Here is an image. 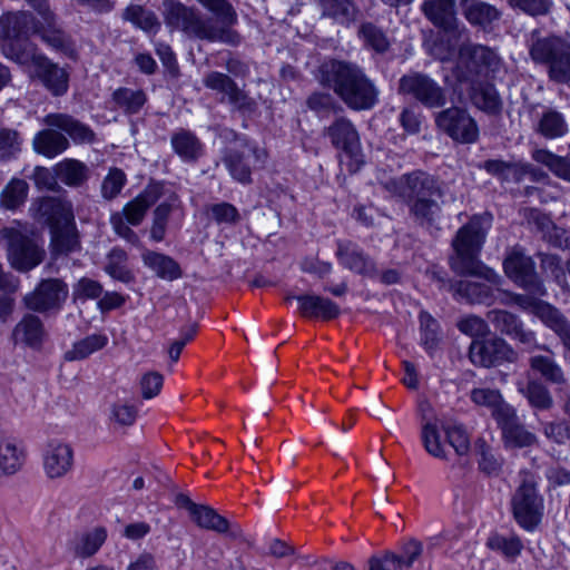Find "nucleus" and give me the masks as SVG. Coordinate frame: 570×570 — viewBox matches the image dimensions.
<instances>
[{"instance_id": "obj_1", "label": "nucleus", "mask_w": 570, "mask_h": 570, "mask_svg": "<svg viewBox=\"0 0 570 570\" xmlns=\"http://www.w3.org/2000/svg\"><path fill=\"white\" fill-rule=\"evenodd\" d=\"M215 14V18L204 17L194 7H187L177 0H163V17L167 28L180 31L191 39L209 42H223L235 46L239 35L232 29L237 22V14L226 0H197Z\"/></svg>"}, {"instance_id": "obj_2", "label": "nucleus", "mask_w": 570, "mask_h": 570, "mask_svg": "<svg viewBox=\"0 0 570 570\" xmlns=\"http://www.w3.org/2000/svg\"><path fill=\"white\" fill-rule=\"evenodd\" d=\"M320 81L332 89L352 110H370L379 101V90L356 63L332 59L320 68Z\"/></svg>"}, {"instance_id": "obj_3", "label": "nucleus", "mask_w": 570, "mask_h": 570, "mask_svg": "<svg viewBox=\"0 0 570 570\" xmlns=\"http://www.w3.org/2000/svg\"><path fill=\"white\" fill-rule=\"evenodd\" d=\"M384 188L410 204V213L421 226L434 225L441 213L439 200L443 197L441 184L435 177L415 170L387 180Z\"/></svg>"}, {"instance_id": "obj_4", "label": "nucleus", "mask_w": 570, "mask_h": 570, "mask_svg": "<svg viewBox=\"0 0 570 570\" xmlns=\"http://www.w3.org/2000/svg\"><path fill=\"white\" fill-rule=\"evenodd\" d=\"M46 129L32 139L33 150L47 158H55L70 147L69 138L78 145L92 144L94 130L73 116L65 112H50L42 118Z\"/></svg>"}, {"instance_id": "obj_5", "label": "nucleus", "mask_w": 570, "mask_h": 570, "mask_svg": "<svg viewBox=\"0 0 570 570\" xmlns=\"http://www.w3.org/2000/svg\"><path fill=\"white\" fill-rule=\"evenodd\" d=\"M531 60L547 68L548 77L570 87V40L558 35L543 36L539 29L527 38Z\"/></svg>"}, {"instance_id": "obj_6", "label": "nucleus", "mask_w": 570, "mask_h": 570, "mask_svg": "<svg viewBox=\"0 0 570 570\" xmlns=\"http://www.w3.org/2000/svg\"><path fill=\"white\" fill-rule=\"evenodd\" d=\"M539 475L528 469L519 472V485L511 497V511L515 522L525 531H534L541 523L544 500L539 493Z\"/></svg>"}, {"instance_id": "obj_7", "label": "nucleus", "mask_w": 570, "mask_h": 570, "mask_svg": "<svg viewBox=\"0 0 570 570\" xmlns=\"http://www.w3.org/2000/svg\"><path fill=\"white\" fill-rule=\"evenodd\" d=\"M503 70L499 55L483 45L468 43L460 47L455 77L460 83H476L495 78Z\"/></svg>"}, {"instance_id": "obj_8", "label": "nucleus", "mask_w": 570, "mask_h": 570, "mask_svg": "<svg viewBox=\"0 0 570 570\" xmlns=\"http://www.w3.org/2000/svg\"><path fill=\"white\" fill-rule=\"evenodd\" d=\"M399 94L409 96L426 108H442L448 97L446 90L429 75L411 71L399 80Z\"/></svg>"}, {"instance_id": "obj_9", "label": "nucleus", "mask_w": 570, "mask_h": 570, "mask_svg": "<svg viewBox=\"0 0 570 570\" xmlns=\"http://www.w3.org/2000/svg\"><path fill=\"white\" fill-rule=\"evenodd\" d=\"M68 285L59 278L42 279L33 291L27 293L22 303L33 313L57 314L68 297Z\"/></svg>"}, {"instance_id": "obj_10", "label": "nucleus", "mask_w": 570, "mask_h": 570, "mask_svg": "<svg viewBox=\"0 0 570 570\" xmlns=\"http://www.w3.org/2000/svg\"><path fill=\"white\" fill-rule=\"evenodd\" d=\"M469 357L476 366L491 367L502 363H514L518 352L502 337L475 338L470 344Z\"/></svg>"}, {"instance_id": "obj_11", "label": "nucleus", "mask_w": 570, "mask_h": 570, "mask_svg": "<svg viewBox=\"0 0 570 570\" xmlns=\"http://www.w3.org/2000/svg\"><path fill=\"white\" fill-rule=\"evenodd\" d=\"M436 126L460 144H473L479 138L476 121L463 108L450 107L435 116Z\"/></svg>"}, {"instance_id": "obj_12", "label": "nucleus", "mask_w": 570, "mask_h": 570, "mask_svg": "<svg viewBox=\"0 0 570 570\" xmlns=\"http://www.w3.org/2000/svg\"><path fill=\"white\" fill-rule=\"evenodd\" d=\"M488 318L497 331L517 341L527 352L548 350L538 342L535 332L524 327L518 315L505 309H492L488 313Z\"/></svg>"}, {"instance_id": "obj_13", "label": "nucleus", "mask_w": 570, "mask_h": 570, "mask_svg": "<svg viewBox=\"0 0 570 570\" xmlns=\"http://www.w3.org/2000/svg\"><path fill=\"white\" fill-rule=\"evenodd\" d=\"M267 154L257 145L245 141L240 148L229 149L223 158L230 176L240 184L252 181V169L257 164L263 165Z\"/></svg>"}, {"instance_id": "obj_14", "label": "nucleus", "mask_w": 570, "mask_h": 570, "mask_svg": "<svg viewBox=\"0 0 570 570\" xmlns=\"http://www.w3.org/2000/svg\"><path fill=\"white\" fill-rule=\"evenodd\" d=\"M495 422L501 430V438L505 449H525L538 444V436L527 429L519 417L515 407L503 406Z\"/></svg>"}, {"instance_id": "obj_15", "label": "nucleus", "mask_w": 570, "mask_h": 570, "mask_svg": "<svg viewBox=\"0 0 570 570\" xmlns=\"http://www.w3.org/2000/svg\"><path fill=\"white\" fill-rule=\"evenodd\" d=\"M42 22L35 29V35L53 51L70 59L77 58L76 42L58 23L57 14L51 10L50 2L45 13H38Z\"/></svg>"}, {"instance_id": "obj_16", "label": "nucleus", "mask_w": 570, "mask_h": 570, "mask_svg": "<svg viewBox=\"0 0 570 570\" xmlns=\"http://www.w3.org/2000/svg\"><path fill=\"white\" fill-rule=\"evenodd\" d=\"M325 130L332 145L342 149L345 155L355 163L356 168H358L363 163V155L361 151L360 136L352 121L345 117H340Z\"/></svg>"}, {"instance_id": "obj_17", "label": "nucleus", "mask_w": 570, "mask_h": 570, "mask_svg": "<svg viewBox=\"0 0 570 570\" xmlns=\"http://www.w3.org/2000/svg\"><path fill=\"white\" fill-rule=\"evenodd\" d=\"M507 276L517 285L533 291L535 294L544 295L542 283L535 272L531 257L523 255V252H512L503 262Z\"/></svg>"}, {"instance_id": "obj_18", "label": "nucleus", "mask_w": 570, "mask_h": 570, "mask_svg": "<svg viewBox=\"0 0 570 570\" xmlns=\"http://www.w3.org/2000/svg\"><path fill=\"white\" fill-rule=\"evenodd\" d=\"M521 216L542 235L550 246L570 249V230L558 227L548 214L538 208H523Z\"/></svg>"}, {"instance_id": "obj_19", "label": "nucleus", "mask_w": 570, "mask_h": 570, "mask_svg": "<svg viewBox=\"0 0 570 570\" xmlns=\"http://www.w3.org/2000/svg\"><path fill=\"white\" fill-rule=\"evenodd\" d=\"M73 449L60 441L49 442L42 452V468L50 480L66 476L73 468Z\"/></svg>"}, {"instance_id": "obj_20", "label": "nucleus", "mask_w": 570, "mask_h": 570, "mask_svg": "<svg viewBox=\"0 0 570 570\" xmlns=\"http://www.w3.org/2000/svg\"><path fill=\"white\" fill-rule=\"evenodd\" d=\"M492 217L489 214L475 215L456 232L453 239V249H481Z\"/></svg>"}, {"instance_id": "obj_21", "label": "nucleus", "mask_w": 570, "mask_h": 570, "mask_svg": "<svg viewBox=\"0 0 570 570\" xmlns=\"http://www.w3.org/2000/svg\"><path fill=\"white\" fill-rule=\"evenodd\" d=\"M14 344H22L32 350H40L47 340V331L36 313H26L12 330Z\"/></svg>"}, {"instance_id": "obj_22", "label": "nucleus", "mask_w": 570, "mask_h": 570, "mask_svg": "<svg viewBox=\"0 0 570 570\" xmlns=\"http://www.w3.org/2000/svg\"><path fill=\"white\" fill-rule=\"evenodd\" d=\"M165 195V185L158 181L149 183L132 200L125 205L120 213L128 224L139 225L147 209Z\"/></svg>"}, {"instance_id": "obj_23", "label": "nucleus", "mask_w": 570, "mask_h": 570, "mask_svg": "<svg viewBox=\"0 0 570 570\" xmlns=\"http://www.w3.org/2000/svg\"><path fill=\"white\" fill-rule=\"evenodd\" d=\"M40 235L27 223L12 222L0 230V246L8 249H40Z\"/></svg>"}, {"instance_id": "obj_24", "label": "nucleus", "mask_w": 570, "mask_h": 570, "mask_svg": "<svg viewBox=\"0 0 570 570\" xmlns=\"http://www.w3.org/2000/svg\"><path fill=\"white\" fill-rule=\"evenodd\" d=\"M450 264L458 274L481 277L497 286L502 283V277L493 268L484 265L475 252H454L450 257Z\"/></svg>"}, {"instance_id": "obj_25", "label": "nucleus", "mask_w": 570, "mask_h": 570, "mask_svg": "<svg viewBox=\"0 0 570 570\" xmlns=\"http://www.w3.org/2000/svg\"><path fill=\"white\" fill-rule=\"evenodd\" d=\"M36 75L45 88L55 97L63 96L69 88V73L47 56L38 58Z\"/></svg>"}, {"instance_id": "obj_26", "label": "nucleus", "mask_w": 570, "mask_h": 570, "mask_svg": "<svg viewBox=\"0 0 570 570\" xmlns=\"http://www.w3.org/2000/svg\"><path fill=\"white\" fill-rule=\"evenodd\" d=\"M190 517L199 528L218 533H227L232 539H242L244 535L238 524H230L226 518L208 505L198 504Z\"/></svg>"}, {"instance_id": "obj_27", "label": "nucleus", "mask_w": 570, "mask_h": 570, "mask_svg": "<svg viewBox=\"0 0 570 570\" xmlns=\"http://www.w3.org/2000/svg\"><path fill=\"white\" fill-rule=\"evenodd\" d=\"M24 444L10 436L0 438V471L7 476L17 474L27 461Z\"/></svg>"}, {"instance_id": "obj_28", "label": "nucleus", "mask_w": 570, "mask_h": 570, "mask_svg": "<svg viewBox=\"0 0 570 570\" xmlns=\"http://www.w3.org/2000/svg\"><path fill=\"white\" fill-rule=\"evenodd\" d=\"M321 9V17L334 23L350 27L357 20L360 9L355 0H315Z\"/></svg>"}, {"instance_id": "obj_29", "label": "nucleus", "mask_w": 570, "mask_h": 570, "mask_svg": "<svg viewBox=\"0 0 570 570\" xmlns=\"http://www.w3.org/2000/svg\"><path fill=\"white\" fill-rule=\"evenodd\" d=\"M296 301L298 302V311L304 317L330 321L336 318L341 313V308L335 302L320 295H298Z\"/></svg>"}, {"instance_id": "obj_30", "label": "nucleus", "mask_w": 570, "mask_h": 570, "mask_svg": "<svg viewBox=\"0 0 570 570\" xmlns=\"http://www.w3.org/2000/svg\"><path fill=\"white\" fill-rule=\"evenodd\" d=\"M468 85L469 97L474 107L489 115H499L501 112L503 104L498 90L492 83L485 80Z\"/></svg>"}, {"instance_id": "obj_31", "label": "nucleus", "mask_w": 570, "mask_h": 570, "mask_svg": "<svg viewBox=\"0 0 570 570\" xmlns=\"http://www.w3.org/2000/svg\"><path fill=\"white\" fill-rule=\"evenodd\" d=\"M38 214L41 219L52 228V225H62L75 219L72 204L59 197H45L40 200Z\"/></svg>"}, {"instance_id": "obj_32", "label": "nucleus", "mask_w": 570, "mask_h": 570, "mask_svg": "<svg viewBox=\"0 0 570 570\" xmlns=\"http://www.w3.org/2000/svg\"><path fill=\"white\" fill-rule=\"evenodd\" d=\"M462 13L470 24L487 32L492 31L502 18L501 10L484 1L470 3Z\"/></svg>"}, {"instance_id": "obj_33", "label": "nucleus", "mask_w": 570, "mask_h": 570, "mask_svg": "<svg viewBox=\"0 0 570 570\" xmlns=\"http://www.w3.org/2000/svg\"><path fill=\"white\" fill-rule=\"evenodd\" d=\"M107 538L104 528H96L90 532L76 534L69 542L68 549L78 558L94 556Z\"/></svg>"}, {"instance_id": "obj_34", "label": "nucleus", "mask_w": 570, "mask_h": 570, "mask_svg": "<svg viewBox=\"0 0 570 570\" xmlns=\"http://www.w3.org/2000/svg\"><path fill=\"white\" fill-rule=\"evenodd\" d=\"M425 17L438 28L452 32L458 28L455 9L436 0H426L422 4Z\"/></svg>"}, {"instance_id": "obj_35", "label": "nucleus", "mask_w": 570, "mask_h": 570, "mask_svg": "<svg viewBox=\"0 0 570 570\" xmlns=\"http://www.w3.org/2000/svg\"><path fill=\"white\" fill-rule=\"evenodd\" d=\"M2 28L8 38L35 35V29L40 24L30 11L9 12L1 19Z\"/></svg>"}, {"instance_id": "obj_36", "label": "nucleus", "mask_w": 570, "mask_h": 570, "mask_svg": "<svg viewBox=\"0 0 570 570\" xmlns=\"http://www.w3.org/2000/svg\"><path fill=\"white\" fill-rule=\"evenodd\" d=\"M53 170L58 179L69 187H79L89 178L88 166L73 158L59 161L55 165Z\"/></svg>"}, {"instance_id": "obj_37", "label": "nucleus", "mask_w": 570, "mask_h": 570, "mask_svg": "<svg viewBox=\"0 0 570 570\" xmlns=\"http://www.w3.org/2000/svg\"><path fill=\"white\" fill-rule=\"evenodd\" d=\"M142 261L159 278L171 282L183 275L178 263L161 252H145Z\"/></svg>"}, {"instance_id": "obj_38", "label": "nucleus", "mask_w": 570, "mask_h": 570, "mask_svg": "<svg viewBox=\"0 0 570 570\" xmlns=\"http://www.w3.org/2000/svg\"><path fill=\"white\" fill-rule=\"evenodd\" d=\"M175 153L185 161L197 160L203 153V145L196 135L187 129H179L170 139Z\"/></svg>"}, {"instance_id": "obj_39", "label": "nucleus", "mask_w": 570, "mask_h": 570, "mask_svg": "<svg viewBox=\"0 0 570 570\" xmlns=\"http://www.w3.org/2000/svg\"><path fill=\"white\" fill-rule=\"evenodd\" d=\"M518 391L535 411H548L553 405V397L549 389L540 381L531 380L527 384L519 383Z\"/></svg>"}, {"instance_id": "obj_40", "label": "nucleus", "mask_w": 570, "mask_h": 570, "mask_svg": "<svg viewBox=\"0 0 570 570\" xmlns=\"http://www.w3.org/2000/svg\"><path fill=\"white\" fill-rule=\"evenodd\" d=\"M455 295L459 299H464L470 304L491 305L495 297L492 288L485 284L461 281L456 284Z\"/></svg>"}, {"instance_id": "obj_41", "label": "nucleus", "mask_w": 570, "mask_h": 570, "mask_svg": "<svg viewBox=\"0 0 570 570\" xmlns=\"http://www.w3.org/2000/svg\"><path fill=\"white\" fill-rule=\"evenodd\" d=\"M480 168L502 181L520 183L524 177L522 161H504L501 159L485 160Z\"/></svg>"}, {"instance_id": "obj_42", "label": "nucleus", "mask_w": 570, "mask_h": 570, "mask_svg": "<svg viewBox=\"0 0 570 570\" xmlns=\"http://www.w3.org/2000/svg\"><path fill=\"white\" fill-rule=\"evenodd\" d=\"M3 53L7 58L21 66L32 65L35 68L38 66V58L45 57L36 45L26 40L10 41L3 47Z\"/></svg>"}, {"instance_id": "obj_43", "label": "nucleus", "mask_w": 570, "mask_h": 570, "mask_svg": "<svg viewBox=\"0 0 570 570\" xmlns=\"http://www.w3.org/2000/svg\"><path fill=\"white\" fill-rule=\"evenodd\" d=\"M531 157L538 164L546 166L554 176L570 183V158L553 154L543 148H535Z\"/></svg>"}, {"instance_id": "obj_44", "label": "nucleus", "mask_w": 570, "mask_h": 570, "mask_svg": "<svg viewBox=\"0 0 570 570\" xmlns=\"http://www.w3.org/2000/svg\"><path fill=\"white\" fill-rule=\"evenodd\" d=\"M51 249H77L80 247V236L75 219L50 228Z\"/></svg>"}, {"instance_id": "obj_45", "label": "nucleus", "mask_w": 570, "mask_h": 570, "mask_svg": "<svg viewBox=\"0 0 570 570\" xmlns=\"http://www.w3.org/2000/svg\"><path fill=\"white\" fill-rule=\"evenodd\" d=\"M535 129L544 138L556 139L568 132V125L561 112L548 109L542 112Z\"/></svg>"}, {"instance_id": "obj_46", "label": "nucleus", "mask_w": 570, "mask_h": 570, "mask_svg": "<svg viewBox=\"0 0 570 570\" xmlns=\"http://www.w3.org/2000/svg\"><path fill=\"white\" fill-rule=\"evenodd\" d=\"M116 107L128 115H135L144 107L147 96L141 89L121 87L112 92Z\"/></svg>"}, {"instance_id": "obj_47", "label": "nucleus", "mask_w": 570, "mask_h": 570, "mask_svg": "<svg viewBox=\"0 0 570 570\" xmlns=\"http://www.w3.org/2000/svg\"><path fill=\"white\" fill-rule=\"evenodd\" d=\"M107 342L108 338L106 335H88L73 343L72 347L65 353V360L69 362L85 360L92 353L104 348L107 345Z\"/></svg>"}, {"instance_id": "obj_48", "label": "nucleus", "mask_w": 570, "mask_h": 570, "mask_svg": "<svg viewBox=\"0 0 570 570\" xmlns=\"http://www.w3.org/2000/svg\"><path fill=\"white\" fill-rule=\"evenodd\" d=\"M533 315L558 336L570 326L568 320L558 308L543 301L534 302Z\"/></svg>"}, {"instance_id": "obj_49", "label": "nucleus", "mask_w": 570, "mask_h": 570, "mask_svg": "<svg viewBox=\"0 0 570 570\" xmlns=\"http://www.w3.org/2000/svg\"><path fill=\"white\" fill-rule=\"evenodd\" d=\"M122 18L130 21L136 27L149 32L158 30L160 26L156 14L139 4L128 6L122 12Z\"/></svg>"}, {"instance_id": "obj_50", "label": "nucleus", "mask_w": 570, "mask_h": 570, "mask_svg": "<svg viewBox=\"0 0 570 570\" xmlns=\"http://www.w3.org/2000/svg\"><path fill=\"white\" fill-rule=\"evenodd\" d=\"M529 364L533 371L539 372L547 381L553 384L566 383L564 373L553 358L535 355L530 358Z\"/></svg>"}, {"instance_id": "obj_51", "label": "nucleus", "mask_w": 570, "mask_h": 570, "mask_svg": "<svg viewBox=\"0 0 570 570\" xmlns=\"http://www.w3.org/2000/svg\"><path fill=\"white\" fill-rule=\"evenodd\" d=\"M127 259L126 252H109L104 269L114 279L129 283L134 279V275L128 267Z\"/></svg>"}, {"instance_id": "obj_52", "label": "nucleus", "mask_w": 570, "mask_h": 570, "mask_svg": "<svg viewBox=\"0 0 570 570\" xmlns=\"http://www.w3.org/2000/svg\"><path fill=\"white\" fill-rule=\"evenodd\" d=\"M27 195L28 184L23 179L13 178L1 191V206L6 209H16L24 203Z\"/></svg>"}, {"instance_id": "obj_53", "label": "nucleus", "mask_w": 570, "mask_h": 570, "mask_svg": "<svg viewBox=\"0 0 570 570\" xmlns=\"http://www.w3.org/2000/svg\"><path fill=\"white\" fill-rule=\"evenodd\" d=\"M471 400L478 405L491 409L495 421H498V414L503 406H512L503 400L499 390L492 389L480 387L472 390Z\"/></svg>"}, {"instance_id": "obj_54", "label": "nucleus", "mask_w": 570, "mask_h": 570, "mask_svg": "<svg viewBox=\"0 0 570 570\" xmlns=\"http://www.w3.org/2000/svg\"><path fill=\"white\" fill-rule=\"evenodd\" d=\"M203 85L210 90L223 95L222 101L227 100L238 88L236 81L228 75L219 71H209L203 78Z\"/></svg>"}, {"instance_id": "obj_55", "label": "nucleus", "mask_w": 570, "mask_h": 570, "mask_svg": "<svg viewBox=\"0 0 570 570\" xmlns=\"http://www.w3.org/2000/svg\"><path fill=\"white\" fill-rule=\"evenodd\" d=\"M340 263L347 269L367 276L375 274L374 263L361 252H337Z\"/></svg>"}, {"instance_id": "obj_56", "label": "nucleus", "mask_w": 570, "mask_h": 570, "mask_svg": "<svg viewBox=\"0 0 570 570\" xmlns=\"http://www.w3.org/2000/svg\"><path fill=\"white\" fill-rule=\"evenodd\" d=\"M358 35L364 41L365 46L383 53L389 47L390 42L384 31L372 22H364L358 29Z\"/></svg>"}, {"instance_id": "obj_57", "label": "nucleus", "mask_w": 570, "mask_h": 570, "mask_svg": "<svg viewBox=\"0 0 570 570\" xmlns=\"http://www.w3.org/2000/svg\"><path fill=\"white\" fill-rule=\"evenodd\" d=\"M421 438L423 446L430 455L436 459L448 460V454L441 443L440 432L434 423L426 422L422 426Z\"/></svg>"}, {"instance_id": "obj_58", "label": "nucleus", "mask_w": 570, "mask_h": 570, "mask_svg": "<svg viewBox=\"0 0 570 570\" xmlns=\"http://www.w3.org/2000/svg\"><path fill=\"white\" fill-rule=\"evenodd\" d=\"M488 546L492 550L500 551L508 558H514L519 556L523 548L521 540L514 534L508 537L494 534L489 538Z\"/></svg>"}, {"instance_id": "obj_59", "label": "nucleus", "mask_w": 570, "mask_h": 570, "mask_svg": "<svg viewBox=\"0 0 570 570\" xmlns=\"http://www.w3.org/2000/svg\"><path fill=\"white\" fill-rule=\"evenodd\" d=\"M443 431L449 444L454 449L458 455H464L470 450L468 433L461 424H444Z\"/></svg>"}, {"instance_id": "obj_60", "label": "nucleus", "mask_w": 570, "mask_h": 570, "mask_svg": "<svg viewBox=\"0 0 570 570\" xmlns=\"http://www.w3.org/2000/svg\"><path fill=\"white\" fill-rule=\"evenodd\" d=\"M22 138L14 129L2 128L0 130V159L8 160L21 150Z\"/></svg>"}, {"instance_id": "obj_61", "label": "nucleus", "mask_w": 570, "mask_h": 570, "mask_svg": "<svg viewBox=\"0 0 570 570\" xmlns=\"http://www.w3.org/2000/svg\"><path fill=\"white\" fill-rule=\"evenodd\" d=\"M419 318L422 345L430 353L439 342V324L428 312H421Z\"/></svg>"}, {"instance_id": "obj_62", "label": "nucleus", "mask_w": 570, "mask_h": 570, "mask_svg": "<svg viewBox=\"0 0 570 570\" xmlns=\"http://www.w3.org/2000/svg\"><path fill=\"white\" fill-rule=\"evenodd\" d=\"M207 213L217 224L233 225L240 220L237 208L226 202L213 204L207 207Z\"/></svg>"}, {"instance_id": "obj_63", "label": "nucleus", "mask_w": 570, "mask_h": 570, "mask_svg": "<svg viewBox=\"0 0 570 570\" xmlns=\"http://www.w3.org/2000/svg\"><path fill=\"white\" fill-rule=\"evenodd\" d=\"M126 184V175L119 168H112L101 184V196L107 199L117 197Z\"/></svg>"}, {"instance_id": "obj_64", "label": "nucleus", "mask_w": 570, "mask_h": 570, "mask_svg": "<svg viewBox=\"0 0 570 570\" xmlns=\"http://www.w3.org/2000/svg\"><path fill=\"white\" fill-rule=\"evenodd\" d=\"M8 261L19 272H28L42 261V252H8Z\"/></svg>"}]
</instances>
